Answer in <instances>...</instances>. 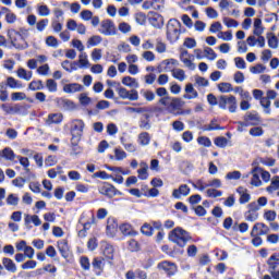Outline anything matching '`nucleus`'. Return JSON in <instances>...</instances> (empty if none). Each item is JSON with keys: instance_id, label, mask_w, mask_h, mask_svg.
<instances>
[{"instance_id": "1", "label": "nucleus", "mask_w": 279, "mask_h": 279, "mask_svg": "<svg viewBox=\"0 0 279 279\" xmlns=\"http://www.w3.org/2000/svg\"><path fill=\"white\" fill-rule=\"evenodd\" d=\"M166 36L169 43H178L180 40V34H182V23L177 19H170L166 25Z\"/></svg>"}, {"instance_id": "2", "label": "nucleus", "mask_w": 279, "mask_h": 279, "mask_svg": "<svg viewBox=\"0 0 279 279\" xmlns=\"http://www.w3.org/2000/svg\"><path fill=\"white\" fill-rule=\"evenodd\" d=\"M169 241L175 243L179 247H186V243L191 241V234L180 227H177L169 233Z\"/></svg>"}, {"instance_id": "3", "label": "nucleus", "mask_w": 279, "mask_h": 279, "mask_svg": "<svg viewBox=\"0 0 279 279\" xmlns=\"http://www.w3.org/2000/svg\"><path fill=\"white\" fill-rule=\"evenodd\" d=\"M84 120L75 119L71 122L70 132L72 135L71 145H78L82 141V135L84 134L85 128Z\"/></svg>"}, {"instance_id": "4", "label": "nucleus", "mask_w": 279, "mask_h": 279, "mask_svg": "<svg viewBox=\"0 0 279 279\" xmlns=\"http://www.w3.org/2000/svg\"><path fill=\"white\" fill-rule=\"evenodd\" d=\"M219 108L220 110H229V112H236L238 101L234 95H221L219 96Z\"/></svg>"}, {"instance_id": "5", "label": "nucleus", "mask_w": 279, "mask_h": 279, "mask_svg": "<svg viewBox=\"0 0 279 279\" xmlns=\"http://www.w3.org/2000/svg\"><path fill=\"white\" fill-rule=\"evenodd\" d=\"M98 193L108 199H112V197H116V195H123V192L117 190L114 185L108 182H105L98 186Z\"/></svg>"}, {"instance_id": "6", "label": "nucleus", "mask_w": 279, "mask_h": 279, "mask_svg": "<svg viewBox=\"0 0 279 279\" xmlns=\"http://www.w3.org/2000/svg\"><path fill=\"white\" fill-rule=\"evenodd\" d=\"M266 263L271 278L279 279V254L274 253Z\"/></svg>"}, {"instance_id": "7", "label": "nucleus", "mask_w": 279, "mask_h": 279, "mask_svg": "<svg viewBox=\"0 0 279 279\" xmlns=\"http://www.w3.org/2000/svg\"><path fill=\"white\" fill-rule=\"evenodd\" d=\"M99 33L104 36H117V26L112 20H104L100 23Z\"/></svg>"}, {"instance_id": "8", "label": "nucleus", "mask_w": 279, "mask_h": 279, "mask_svg": "<svg viewBox=\"0 0 279 279\" xmlns=\"http://www.w3.org/2000/svg\"><path fill=\"white\" fill-rule=\"evenodd\" d=\"M158 269H160V271H163V274H166L169 278L178 274V266L175 265V263H171V262L159 263Z\"/></svg>"}, {"instance_id": "9", "label": "nucleus", "mask_w": 279, "mask_h": 279, "mask_svg": "<svg viewBox=\"0 0 279 279\" xmlns=\"http://www.w3.org/2000/svg\"><path fill=\"white\" fill-rule=\"evenodd\" d=\"M118 95L121 99H129L130 101H138V92L136 89L128 90V88L125 87H119Z\"/></svg>"}, {"instance_id": "10", "label": "nucleus", "mask_w": 279, "mask_h": 279, "mask_svg": "<svg viewBox=\"0 0 279 279\" xmlns=\"http://www.w3.org/2000/svg\"><path fill=\"white\" fill-rule=\"evenodd\" d=\"M1 108L5 114H21L25 110V106L21 104L10 105L2 104Z\"/></svg>"}, {"instance_id": "11", "label": "nucleus", "mask_w": 279, "mask_h": 279, "mask_svg": "<svg viewBox=\"0 0 279 279\" xmlns=\"http://www.w3.org/2000/svg\"><path fill=\"white\" fill-rule=\"evenodd\" d=\"M260 123V117L258 113H246L244 116V121H238V125H244V126H250V125H258Z\"/></svg>"}, {"instance_id": "12", "label": "nucleus", "mask_w": 279, "mask_h": 279, "mask_svg": "<svg viewBox=\"0 0 279 279\" xmlns=\"http://www.w3.org/2000/svg\"><path fill=\"white\" fill-rule=\"evenodd\" d=\"M148 23L153 25V27H157L160 29L162 25H165V17L160 15L159 13H156L154 11L148 12Z\"/></svg>"}, {"instance_id": "13", "label": "nucleus", "mask_w": 279, "mask_h": 279, "mask_svg": "<svg viewBox=\"0 0 279 279\" xmlns=\"http://www.w3.org/2000/svg\"><path fill=\"white\" fill-rule=\"evenodd\" d=\"M92 267L97 276H101L104 267H106V259L104 257H95L92 262Z\"/></svg>"}, {"instance_id": "14", "label": "nucleus", "mask_w": 279, "mask_h": 279, "mask_svg": "<svg viewBox=\"0 0 279 279\" xmlns=\"http://www.w3.org/2000/svg\"><path fill=\"white\" fill-rule=\"evenodd\" d=\"M189 50L181 48L180 49V60L183 62V64L189 68L190 71H195L196 65L189 59ZM187 57V58H186Z\"/></svg>"}, {"instance_id": "15", "label": "nucleus", "mask_w": 279, "mask_h": 279, "mask_svg": "<svg viewBox=\"0 0 279 279\" xmlns=\"http://www.w3.org/2000/svg\"><path fill=\"white\" fill-rule=\"evenodd\" d=\"M190 193H191V187H189V185L186 184H181L179 189L173 190L172 197H174V199H181L182 195L183 197H186L187 195H190Z\"/></svg>"}, {"instance_id": "16", "label": "nucleus", "mask_w": 279, "mask_h": 279, "mask_svg": "<svg viewBox=\"0 0 279 279\" xmlns=\"http://www.w3.org/2000/svg\"><path fill=\"white\" fill-rule=\"evenodd\" d=\"M254 232H258V236H265V234H269V228L264 222H257L253 226L251 236H254Z\"/></svg>"}, {"instance_id": "17", "label": "nucleus", "mask_w": 279, "mask_h": 279, "mask_svg": "<svg viewBox=\"0 0 279 279\" xmlns=\"http://www.w3.org/2000/svg\"><path fill=\"white\" fill-rule=\"evenodd\" d=\"M63 120L64 116L62 113H50L46 119V125H60Z\"/></svg>"}, {"instance_id": "18", "label": "nucleus", "mask_w": 279, "mask_h": 279, "mask_svg": "<svg viewBox=\"0 0 279 279\" xmlns=\"http://www.w3.org/2000/svg\"><path fill=\"white\" fill-rule=\"evenodd\" d=\"M101 247H102L104 256L107 257L108 260H113V258H114V246H112L108 242H102Z\"/></svg>"}, {"instance_id": "19", "label": "nucleus", "mask_w": 279, "mask_h": 279, "mask_svg": "<svg viewBox=\"0 0 279 279\" xmlns=\"http://www.w3.org/2000/svg\"><path fill=\"white\" fill-rule=\"evenodd\" d=\"M16 34V29L11 28L8 31V36L11 40V45L15 48V49H27L29 47V45H27V43H25V45H21V44H16V37H14V35Z\"/></svg>"}, {"instance_id": "20", "label": "nucleus", "mask_w": 279, "mask_h": 279, "mask_svg": "<svg viewBox=\"0 0 279 279\" xmlns=\"http://www.w3.org/2000/svg\"><path fill=\"white\" fill-rule=\"evenodd\" d=\"M82 90H84V85L78 83H70L63 86V92L68 94L82 93Z\"/></svg>"}, {"instance_id": "21", "label": "nucleus", "mask_w": 279, "mask_h": 279, "mask_svg": "<svg viewBox=\"0 0 279 279\" xmlns=\"http://www.w3.org/2000/svg\"><path fill=\"white\" fill-rule=\"evenodd\" d=\"M57 106L58 108H61L62 110H73L75 108V104L66 98H57Z\"/></svg>"}, {"instance_id": "22", "label": "nucleus", "mask_w": 279, "mask_h": 279, "mask_svg": "<svg viewBox=\"0 0 279 279\" xmlns=\"http://www.w3.org/2000/svg\"><path fill=\"white\" fill-rule=\"evenodd\" d=\"M185 93L186 94L183 95V99H197V97H199V94L197 90H195L193 84L191 83L185 86Z\"/></svg>"}, {"instance_id": "23", "label": "nucleus", "mask_w": 279, "mask_h": 279, "mask_svg": "<svg viewBox=\"0 0 279 279\" xmlns=\"http://www.w3.org/2000/svg\"><path fill=\"white\" fill-rule=\"evenodd\" d=\"M2 265L7 269V271H10L11 274H16V264H14V260L8 257L2 258Z\"/></svg>"}, {"instance_id": "24", "label": "nucleus", "mask_w": 279, "mask_h": 279, "mask_svg": "<svg viewBox=\"0 0 279 279\" xmlns=\"http://www.w3.org/2000/svg\"><path fill=\"white\" fill-rule=\"evenodd\" d=\"M58 250L63 258H69V242L66 240L58 242Z\"/></svg>"}, {"instance_id": "25", "label": "nucleus", "mask_w": 279, "mask_h": 279, "mask_svg": "<svg viewBox=\"0 0 279 279\" xmlns=\"http://www.w3.org/2000/svg\"><path fill=\"white\" fill-rule=\"evenodd\" d=\"M137 141L142 147H145L151 143V135H149L147 132H142L138 134Z\"/></svg>"}, {"instance_id": "26", "label": "nucleus", "mask_w": 279, "mask_h": 279, "mask_svg": "<svg viewBox=\"0 0 279 279\" xmlns=\"http://www.w3.org/2000/svg\"><path fill=\"white\" fill-rule=\"evenodd\" d=\"M252 173H260L262 174V180L264 182H269V180H271V174L269 173V171L264 170L263 168L256 166L255 168H253Z\"/></svg>"}, {"instance_id": "27", "label": "nucleus", "mask_w": 279, "mask_h": 279, "mask_svg": "<svg viewBox=\"0 0 279 279\" xmlns=\"http://www.w3.org/2000/svg\"><path fill=\"white\" fill-rule=\"evenodd\" d=\"M122 84L129 86V88H138L141 85L136 82V78L132 76H124L122 78Z\"/></svg>"}, {"instance_id": "28", "label": "nucleus", "mask_w": 279, "mask_h": 279, "mask_svg": "<svg viewBox=\"0 0 279 279\" xmlns=\"http://www.w3.org/2000/svg\"><path fill=\"white\" fill-rule=\"evenodd\" d=\"M260 107L264 108L265 114H271V100L267 97H262L259 100Z\"/></svg>"}, {"instance_id": "29", "label": "nucleus", "mask_w": 279, "mask_h": 279, "mask_svg": "<svg viewBox=\"0 0 279 279\" xmlns=\"http://www.w3.org/2000/svg\"><path fill=\"white\" fill-rule=\"evenodd\" d=\"M215 130H223V126L217 124V119H213L209 123V125H204L203 131L204 132H213Z\"/></svg>"}, {"instance_id": "30", "label": "nucleus", "mask_w": 279, "mask_h": 279, "mask_svg": "<svg viewBox=\"0 0 279 279\" xmlns=\"http://www.w3.org/2000/svg\"><path fill=\"white\" fill-rule=\"evenodd\" d=\"M170 108L173 110H180V108H184V100L182 98H172L170 99Z\"/></svg>"}, {"instance_id": "31", "label": "nucleus", "mask_w": 279, "mask_h": 279, "mask_svg": "<svg viewBox=\"0 0 279 279\" xmlns=\"http://www.w3.org/2000/svg\"><path fill=\"white\" fill-rule=\"evenodd\" d=\"M7 86H9V88H23V83L12 76H9L7 78Z\"/></svg>"}, {"instance_id": "32", "label": "nucleus", "mask_w": 279, "mask_h": 279, "mask_svg": "<svg viewBox=\"0 0 279 279\" xmlns=\"http://www.w3.org/2000/svg\"><path fill=\"white\" fill-rule=\"evenodd\" d=\"M180 62L177 59H166L161 62V66H166L165 71H171L172 66H178Z\"/></svg>"}, {"instance_id": "33", "label": "nucleus", "mask_w": 279, "mask_h": 279, "mask_svg": "<svg viewBox=\"0 0 279 279\" xmlns=\"http://www.w3.org/2000/svg\"><path fill=\"white\" fill-rule=\"evenodd\" d=\"M267 38L268 47H270V49H278V37H276L274 33H267Z\"/></svg>"}, {"instance_id": "34", "label": "nucleus", "mask_w": 279, "mask_h": 279, "mask_svg": "<svg viewBox=\"0 0 279 279\" xmlns=\"http://www.w3.org/2000/svg\"><path fill=\"white\" fill-rule=\"evenodd\" d=\"M141 130H151V124L149 123V114L145 113L144 118L140 120Z\"/></svg>"}, {"instance_id": "35", "label": "nucleus", "mask_w": 279, "mask_h": 279, "mask_svg": "<svg viewBox=\"0 0 279 279\" xmlns=\"http://www.w3.org/2000/svg\"><path fill=\"white\" fill-rule=\"evenodd\" d=\"M28 90H45V84H43V81H32L28 84Z\"/></svg>"}, {"instance_id": "36", "label": "nucleus", "mask_w": 279, "mask_h": 279, "mask_svg": "<svg viewBox=\"0 0 279 279\" xmlns=\"http://www.w3.org/2000/svg\"><path fill=\"white\" fill-rule=\"evenodd\" d=\"M32 71L27 72V70L20 68L17 70V77H20L21 80H25L26 82H29V80H32Z\"/></svg>"}, {"instance_id": "37", "label": "nucleus", "mask_w": 279, "mask_h": 279, "mask_svg": "<svg viewBox=\"0 0 279 279\" xmlns=\"http://www.w3.org/2000/svg\"><path fill=\"white\" fill-rule=\"evenodd\" d=\"M172 77H174V80H179V82H184V80H186V74L184 70L175 69L172 70Z\"/></svg>"}, {"instance_id": "38", "label": "nucleus", "mask_w": 279, "mask_h": 279, "mask_svg": "<svg viewBox=\"0 0 279 279\" xmlns=\"http://www.w3.org/2000/svg\"><path fill=\"white\" fill-rule=\"evenodd\" d=\"M2 158H5V160L14 161V158H16V155L14 154V150L10 147H5L2 150Z\"/></svg>"}, {"instance_id": "39", "label": "nucleus", "mask_w": 279, "mask_h": 279, "mask_svg": "<svg viewBox=\"0 0 279 279\" xmlns=\"http://www.w3.org/2000/svg\"><path fill=\"white\" fill-rule=\"evenodd\" d=\"M80 265L83 271H90V259L87 256L80 257Z\"/></svg>"}, {"instance_id": "40", "label": "nucleus", "mask_w": 279, "mask_h": 279, "mask_svg": "<svg viewBox=\"0 0 279 279\" xmlns=\"http://www.w3.org/2000/svg\"><path fill=\"white\" fill-rule=\"evenodd\" d=\"M140 94L146 101H154L156 99V94L149 89H141Z\"/></svg>"}, {"instance_id": "41", "label": "nucleus", "mask_w": 279, "mask_h": 279, "mask_svg": "<svg viewBox=\"0 0 279 279\" xmlns=\"http://www.w3.org/2000/svg\"><path fill=\"white\" fill-rule=\"evenodd\" d=\"M104 39L101 38V36L99 35H94L92 36L88 41H87V47L90 48V47H97V45H100V43Z\"/></svg>"}, {"instance_id": "42", "label": "nucleus", "mask_w": 279, "mask_h": 279, "mask_svg": "<svg viewBox=\"0 0 279 279\" xmlns=\"http://www.w3.org/2000/svg\"><path fill=\"white\" fill-rule=\"evenodd\" d=\"M244 219L251 222L256 221L258 219V211H252L248 209L244 213Z\"/></svg>"}, {"instance_id": "43", "label": "nucleus", "mask_w": 279, "mask_h": 279, "mask_svg": "<svg viewBox=\"0 0 279 279\" xmlns=\"http://www.w3.org/2000/svg\"><path fill=\"white\" fill-rule=\"evenodd\" d=\"M218 90L220 93H232L233 87H232L231 83L222 82V83L218 84Z\"/></svg>"}, {"instance_id": "44", "label": "nucleus", "mask_w": 279, "mask_h": 279, "mask_svg": "<svg viewBox=\"0 0 279 279\" xmlns=\"http://www.w3.org/2000/svg\"><path fill=\"white\" fill-rule=\"evenodd\" d=\"M214 144L216 145V147H220L221 149H223L228 146V138L223 136H218L214 140Z\"/></svg>"}, {"instance_id": "45", "label": "nucleus", "mask_w": 279, "mask_h": 279, "mask_svg": "<svg viewBox=\"0 0 279 279\" xmlns=\"http://www.w3.org/2000/svg\"><path fill=\"white\" fill-rule=\"evenodd\" d=\"M142 234L145 236H151L154 234V227L149 223H144L141 228Z\"/></svg>"}, {"instance_id": "46", "label": "nucleus", "mask_w": 279, "mask_h": 279, "mask_svg": "<svg viewBox=\"0 0 279 279\" xmlns=\"http://www.w3.org/2000/svg\"><path fill=\"white\" fill-rule=\"evenodd\" d=\"M46 87L48 88L49 93H57L58 92V83L53 78H48L46 81Z\"/></svg>"}, {"instance_id": "47", "label": "nucleus", "mask_w": 279, "mask_h": 279, "mask_svg": "<svg viewBox=\"0 0 279 279\" xmlns=\"http://www.w3.org/2000/svg\"><path fill=\"white\" fill-rule=\"evenodd\" d=\"M37 13L39 16H49V14H51V10L46 4H41L37 7Z\"/></svg>"}, {"instance_id": "48", "label": "nucleus", "mask_w": 279, "mask_h": 279, "mask_svg": "<svg viewBox=\"0 0 279 279\" xmlns=\"http://www.w3.org/2000/svg\"><path fill=\"white\" fill-rule=\"evenodd\" d=\"M20 198L16 194H9L7 197L8 206H19Z\"/></svg>"}, {"instance_id": "49", "label": "nucleus", "mask_w": 279, "mask_h": 279, "mask_svg": "<svg viewBox=\"0 0 279 279\" xmlns=\"http://www.w3.org/2000/svg\"><path fill=\"white\" fill-rule=\"evenodd\" d=\"M78 63L81 64V69L84 66H90V63L88 62V54H86V52H82L78 56Z\"/></svg>"}, {"instance_id": "50", "label": "nucleus", "mask_w": 279, "mask_h": 279, "mask_svg": "<svg viewBox=\"0 0 279 279\" xmlns=\"http://www.w3.org/2000/svg\"><path fill=\"white\" fill-rule=\"evenodd\" d=\"M183 47H186L187 49H195V47H197V41L194 38L186 37L184 39Z\"/></svg>"}, {"instance_id": "51", "label": "nucleus", "mask_w": 279, "mask_h": 279, "mask_svg": "<svg viewBox=\"0 0 279 279\" xmlns=\"http://www.w3.org/2000/svg\"><path fill=\"white\" fill-rule=\"evenodd\" d=\"M12 101H23V99H27V95L23 92H15L11 94Z\"/></svg>"}, {"instance_id": "52", "label": "nucleus", "mask_w": 279, "mask_h": 279, "mask_svg": "<svg viewBox=\"0 0 279 279\" xmlns=\"http://www.w3.org/2000/svg\"><path fill=\"white\" fill-rule=\"evenodd\" d=\"M129 244V250L130 252H140L141 250V244L138 243V241L132 239L128 242Z\"/></svg>"}, {"instance_id": "53", "label": "nucleus", "mask_w": 279, "mask_h": 279, "mask_svg": "<svg viewBox=\"0 0 279 279\" xmlns=\"http://www.w3.org/2000/svg\"><path fill=\"white\" fill-rule=\"evenodd\" d=\"M47 25H49V19H43L39 22L36 23V29L37 32H45L47 28Z\"/></svg>"}, {"instance_id": "54", "label": "nucleus", "mask_w": 279, "mask_h": 279, "mask_svg": "<svg viewBox=\"0 0 279 279\" xmlns=\"http://www.w3.org/2000/svg\"><path fill=\"white\" fill-rule=\"evenodd\" d=\"M197 143H198V145H202L203 147H211L213 146V142L206 136H199L197 138Z\"/></svg>"}, {"instance_id": "55", "label": "nucleus", "mask_w": 279, "mask_h": 279, "mask_svg": "<svg viewBox=\"0 0 279 279\" xmlns=\"http://www.w3.org/2000/svg\"><path fill=\"white\" fill-rule=\"evenodd\" d=\"M107 236H114V232H117V223H111L110 220L107 221Z\"/></svg>"}, {"instance_id": "56", "label": "nucleus", "mask_w": 279, "mask_h": 279, "mask_svg": "<svg viewBox=\"0 0 279 279\" xmlns=\"http://www.w3.org/2000/svg\"><path fill=\"white\" fill-rule=\"evenodd\" d=\"M135 21L138 25H145L147 23V15L143 12L136 13Z\"/></svg>"}, {"instance_id": "57", "label": "nucleus", "mask_w": 279, "mask_h": 279, "mask_svg": "<svg viewBox=\"0 0 279 279\" xmlns=\"http://www.w3.org/2000/svg\"><path fill=\"white\" fill-rule=\"evenodd\" d=\"M248 134L251 136H263V134H265V131L260 126H254L248 131Z\"/></svg>"}, {"instance_id": "58", "label": "nucleus", "mask_w": 279, "mask_h": 279, "mask_svg": "<svg viewBox=\"0 0 279 279\" xmlns=\"http://www.w3.org/2000/svg\"><path fill=\"white\" fill-rule=\"evenodd\" d=\"M207 101L209 106H218L219 108V96H215V94H208L207 95Z\"/></svg>"}, {"instance_id": "59", "label": "nucleus", "mask_w": 279, "mask_h": 279, "mask_svg": "<svg viewBox=\"0 0 279 279\" xmlns=\"http://www.w3.org/2000/svg\"><path fill=\"white\" fill-rule=\"evenodd\" d=\"M207 197H221L223 195V192L217 190V189H208L206 191Z\"/></svg>"}, {"instance_id": "60", "label": "nucleus", "mask_w": 279, "mask_h": 279, "mask_svg": "<svg viewBox=\"0 0 279 279\" xmlns=\"http://www.w3.org/2000/svg\"><path fill=\"white\" fill-rule=\"evenodd\" d=\"M223 24L227 27H239V22L234 19L223 17Z\"/></svg>"}, {"instance_id": "61", "label": "nucleus", "mask_w": 279, "mask_h": 279, "mask_svg": "<svg viewBox=\"0 0 279 279\" xmlns=\"http://www.w3.org/2000/svg\"><path fill=\"white\" fill-rule=\"evenodd\" d=\"M78 99H80L81 106H88L92 101L90 97H88L86 93H82Z\"/></svg>"}, {"instance_id": "62", "label": "nucleus", "mask_w": 279, "mask_h": 279, "mask_svg": "<svg viewBox=\"0 0 279 279\" xmlns=\"http://www.w3.org/2000/svg\"><path fill=\"white\" fill-rule=\"evenodd\" d=\"M46 45L56 49L58 47V38H56L54 36H48L46 38Z\"/></svg>"}, {"instance_id": "63", "label": "nucleus", "mask_w": 279, "mask_h": 279, "mask_svg": "<svg viewBox=\"0 0 279 279\" xmlns=\"http://www.w3.org/2000/svg\"><path fill=\"white\" fill-rule=\"evenodd\" d=\"M227 180H241V171H232L227 173L226 175Z\"/></svg>"}, {"instance_id": "64", "label": "nucleus", "mask_w": 279, "mask_h": 279, "mask_svg": "<svg viewBox=\"0 0 279 279\" xmlns=\"http://www.w3.org/2000/svg\"><path fill=\"white\" fill-rule=\"evenodd\" d=\"M147 169H148V167L146 166V167L137 170L140 180H147V178H149V174L147 173Z\"/></svg>"}]
</instances>
